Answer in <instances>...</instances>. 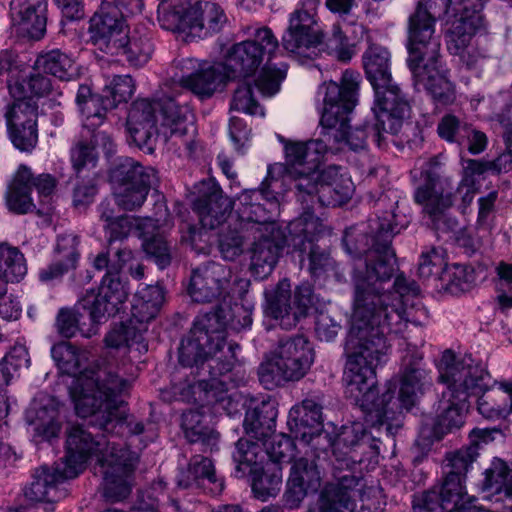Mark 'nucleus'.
I'll return each mask as SVG.
<instances>
[{
	"instance_id": "obj_1",
	"label": "nucleus",
	"mask_w": 512,
	"mask_h": 512,
	"mask_svg": "<svg viewBox=\"0 0 512 512\" xmlns=\"http://www.w3.org/2000/svg\"><path fill=\"white\" fill-rule=\"evenodd\" d=\"M382 235L364 257L365 268L354 275L353 314L344 346L348 391L356 397L365 391L368 399L373 397L369 390L375 368L386 362L390 350L386 335L403 332L408 322L399 298L383 287L395 274L397 260L391 245L394 236Z\"/></svg>"
},
{
	"instance_id": "obj_2",
	"label": "nucleus",
	"mask_w": 512,
	"mask_h": 512,
	"mask_svg": "<svg viewBox=\"0 0 512 512\" xmlns=\"http://www.w3.org/2000/svg\"><path fill=\"white\" fill-rule=\"evenodd\" d=\"M400 378L391 379L385 385V391L379 395L377 389L376 375L374 384L370 387L373 392L372 399L366 397L363 391V397L353 396L348 391V383L343 373L345 383V393L355 405L364 412V420L367 425L375 429L378 436L371 431H367L364 424L354 422L350 425L342 426L336 438L330 444H322V449L326 452L327 448L332 449L336 462L333 463L335 469H342L345 464L347 467L356 462L354 456H348L349 453L361 451L362 454H379V443L381 435L387 437L394 436L402 427L401 416L404 412L410 411L416 404L418 396L423 393V388L427 382V372L423 367V355L415 347L407 349L402 357Z\"/></svg>"
},
{
	"instance_id": "obj_3",
	"label": "nucleus",
	"mask_w": 512,
	"mask_h": 512,
	"mask_svg": "<svg viewBox=\"0 0 512 512\" xmlns=\"http://www.w3.org/2000/svg\"><path fill=\"white\" fill-rule=\"evenodd\" d=\"M125 401L108 414L105 407L98 409L89 418L87 425L100 431L94 435L81 425L71 427L66 440V456L62 463L67 468H75L77 476L82 472L87 460L96 456L95 474H100L105 483L107 498L119 501L126 498L131 488L127 478L133 473L137 463V453L111 442L108 435L138 436L145 430L144 423L121 410Z\"/></svg>"
},
{
	"instance_id": "obj_4",
	"label": "nucleus",
	"mask_w": 512,
	"mask_h": 512,
	"mask_svg": "<svg viewBox=\"0 0 512 512\" xmlns=\"http://www.w3.org/2000/svg\"><path fill=\"white\" fill-rule=\"evenodd\" d=\"M51 356L62 373L74 377L69 395L79 417L93 414L102 407L109 414L124 402L130 382L111 367L87 368V351L61 341L52 346Z\"/></svg>"
},
{
	"instance_id": "obj_5",
	"label": "nucleus",
	"mask_w": 512,
	"mask_h": 512,
	"mask_svg": "<svg viewBox=\"0 0 512 512\" xmlns=\"http://www.w3.org/2000/svg\"><path fill=\"white\" fill-rule=\"evenodd\" d=\"M360 74L353 70H345L340 83L329 81L319 86L318 100L323 103L320 132L317 139L306 143H290L285 146V154L295 161V153L309 158L313 164L320 163L323 156L337 151L338 144L344 142L345 126L349 123V115L358 101Z\"/></svg>"
},
{
	"instance_id": "obj_6",
	"label": "nucleus",
	"mask_w": 512,
	"mask_h": 512,
	"mask_svg": "<svg viewBox=\"0 0 512 512\" xmlns=\"http://www.w3.org/2000/svg\"><path fill=\"white\" fill-rule=\"evenodd\" d=\"M438 369V382L446 386L438 400L433 426L440 439L463 426L469 399L487 388V371L471 355L457 357L449 350L443 353Z\"/></svg>"
},
{
	"instance_id": "obj_7",
	"label": "nucleus",
	"mask_w": 512,
	"mask_h": 512,
	"mask_svg": "<svg viewBox=\"0 0 512 512\" xmlns=\"http://www.w3.org/2000/svg\"><path fill=\"white\" fill-rule=\"evenodd\" d=\"M238 344H230L229 356L225 359H211L208 378L197 379L193 382H181L173 387L177 400L193 402L202 407H211L216 413L233 416L240 412L241 403L228 391L245 383V371L237 364L236 350Z\"/></svg>"
},
{
	"instance_id": "obj_8",
	"label": "nucleus",
	"mask_w": 512,
	"mask_h": 512,
	"mask_svg": "<svg viewBox=\"0 0 512 512\" xmlns=\"http://www.w3.org/2000/svg\"><path fill=\"white\" fill-rule=\"evenodd\" d=\"M314 360V348L304 335L280 339L257 369L259 382L267 390L298 382L307 375Z\"/></svg>"
},
{
	"instance_id": "obj_9",
	"label": "nucleus",
	"mask_w": 512,
	"mask_h": 512,
	"mask_svg": "<svg viewBox=\"0 0 512 512\" xmlns=\"http://www.w3.org/2000/svg\"><path fill=\"white\" fill-rule=\"evenodd\" d=\"M388 193H383L375 202L376 216L367 223H361L347 228L342 237L345 252L353 258L366 257L381 241L382 234L390 232L392 236L405 229L409 220L405 215L396 212L398 200Z\"/></svg>"
},
{
	"instance_id": "obj_10",
	"label": "nucleus",
	"mask_w": 512,
	"mask_h": 512,
	"mask_svg": "<svg viewBox=\"0 0 512 512\" xmlns=\"http://www.w3.org/2000/svg\"><path fill=\"white\" fill-rule=\"evenodd\" d=\"M463 188L466 191L462 196V202L466 207L472 203L474 187L461 186L458 189V186L454 187L449 176L435 169L426 172L424 183L415 190L414 199L423 206L436 231L446 233L458 228V220L449 215L448 211L454 204L456 194Z\"/></svg>"
},
{
	"instance_id": "obj_11",
	"label": "nucleus",
	"mask_w": 512,
	"mask_h": 512,
	"mask_svg": "<svg viewBox=\"0 0 512 512\" xmlns=\"http://www.w3.org/2000/svg\"><path fill=\"white\" fill-rule=\"evenodd\" d=\"M408 67L416 89H424L437 106H447L456 99L455 88L448 79L441 61L440 42L431 41L426 47H408Z\"/></svg>"
},
{
	"instance_id": "obj_12",
	"label": "nucleus",
	"mask_w": 512,
	"mask_h": 512,
	"mask_svg": "<svg viewBox=\"0 0 512 512\" xmlns=\"http://www.w3.org/2000/svg\"><path fill=\"white\" fill-rule=\"evenodd\" d=\"M186 6L163 16V28L186 32L193 37L205 38L219 32L226 22L223 10L215 3L190 0Z\"/></svg>"
},
{
	"instance_id": "obj_13",
	"label": "nucleus",
	"mask_w": 512,
	"mask_h": 512,
	"mask_svg": "<svg viewBox=\"0 0 512 512\" xmlns=\"http://www.w3.org/2000/svg\"><path fill=\"white\" fill-rule=\"evenodd\" d=\"M295 161L286 154L287 172L293 182V188L297 201L301 204L302 214L296 220L305 222L318 220L315 210L322 208L318 198L320 197V188L322 189L323 170H319V164L309 161V158L295 153Z\"/></svg>"
},
{
	"instance_id": "obj_14",
	"label": "nucleus",
	"mask_w": 512,
	"mask_h": 512,
	"mask_svg": "<svg viewBox=\"0 0 512 512\" xmlns=\"http://www.w3.org/2000/svg\"><path fill=\"white\" fill-rule=\"evenodd\" d=\"M127 3L102 0L89 20V41L106 54L122 47V39L129 29L123 13Z\"/></svg>"
},
{
	"instance_id": "obj_15",
	"label": "nucleus",
	"mask_w": 512,
	"mask_h": 512,
	"mask_svg": "<svg viewBox=\"0 0 512 512\" xmlns=\"http://www.w3.org/2000/svg\"><path fill=\"white\" fill-rule=\"evenodd\" d=\"M283 166L269 165L267 176L262 181L260 188L244 190L238 197L241 204V217L248 222L259 225L257 231L265 230L269 225H277L273 220L272 212L260 200H266L271 206H275L280 195L283 180L280 175Z\"/></svg>"
},
{
	"instance_id": "obj_16",
	"label": "nucleus",
	"mask_w": 512,
	"mask_h": 512,
	"mask_svg": "<svg viewBox=\"0 0 512 512\" xmlns=\"http://www.w3.org/2000/svg\"><path fill=\"white\" fill-rule=\"evenodd\" d=\"M77 477L75 468H67L62 462L54 466L42 465L34 469L31 482L25 487L24 495L32 502L43 503L35 512H54V504L68 494L60 486L68 479Z\"/></svg>"
},
{
	"instance_id": "obj_17",
	"label": "nucleus",
	"mask_w": 512,
	"mask_h": 512,
	"mask_svg": "<svg viewBox=\"0 0 512 512\" xmlns=\"http://www.w3.org/2000/svg\"><path fill=\"white\" fill-rule=\"evenodd\" d=\"M102 303H104V298L100 296V293L91 292L80 299L74 307L61 308L55 321L57 332L64 338H72L77 332L86 338L96 334L95 325L115 314L95 315L96 308H103Z\"/></svg>"
},
{
	"instance_id": "obj_18",
	"label": "nucleus",
	"mask_w": 512,
	"mask_h": 512,
	"mask_svg": "<svg viewBox=\"0 0 512 512\" xmlns=\"http://www.w3.org/2000/svg\"><path fill=\"white\" fill-rule=\"evenodd\" d=\"M232 277L230 266L209 261L191 271L187 293L194 302L211 303L230 296Z\"/></svg>"
},
{
	"instance_id": "obj_19",
	"label": "nucleus",
	"mask_w": 512,
	"mask_h": 512,
	"mask_svg": "<svg viewBox=\"0 0 512 512\" xmlns=\"http://www.w3.org/2000/svg\"><path fill=\"white\" fill-rule=\"evenodd\" d=\"M182 98V94L176 98L164 96L157 99V106L162 119L161 126L170 131L169 138L175 145L184 146L187 155L192 156L196 149L195 128L190 120L192 110Z\"/></svg>"
},
{
	"instance_id": "obj_20",
	"label": "nucleus",
	"mask_w": 512,
	"mask_h": 512,
	"mask_svg": "<svg viewBox=\"0 0 512 512\" xmlns=\"http://www.w3.org/2000/svg\"><path fill=\"white\" fill-rule=\"evenodd\" d=\"M372 88L375 95L373 119L387 127L390 134H398L411 112L406 95L394 80Z\"/></svg>"
},
{
	"instance_id": "obj_21",
	"label": "nucleus",
	"mask_w": 512,
	"mask_h": 512,
	"mask_svg": "<svg viewBox=\"0 0 512 512\" xmlns=\"http://www.w3.org/2000/svg\"><path fill=\"white\" fill-rule=\"evenodd\" d=\"M319 460V455H315L313 458L302 456L292 461L283 494V503L286 508L290 510L299 508L309 494L319 490L322 480Z\"/></svg>"
},
{
	"instance_id": "obj_22",
	"label": "nucleus",
	"mask_w": 512,
	"mask_h": 512,
	"mask_svg": "<svg viewBox=\"0 0 512 512\" xmlns=\"http://www.w3.org/2000/svg\"><path fill=\"white\" fill-rule=\"evenodd\" d=\"M287 230L290 233L289 239L293 249L308 253L309 271L313 276L318 277L333 268L334 261L330 253L315 243L322 231L320 221L293 220L287 225Z\"/></svg>"
},
{
	"instance_id": "obj_23",
	"label": "nucleus",
	"mask_w": 512,
	"mask_h": 512,
	"mask_svg": "<svg viewBox=\"0 0 512 512\" xmlns=\"http://www.w3.org/2000/svg\"><path fill=\"white\" fill-rule=\"evenodd\" d=\"M157 112H159L157 99H137L128 112L126 120L128 141L146 154H152L155 151L159 133Z\"/></svg>"
},
{
	"instance_id": "obj_24",
	"label": "nucleus",
	"mask_w": 512,
	"mask_h": 512,
	"mask_svg": "<svg viewBox=\"0 0 512 512\" xmlns=\"http://www.w3.org/2000/svg\"><path fill=\"white\" fill-rule=\"evenodd\" d=\"M287 425L294 438L315 450L322 444H330V435L323 430L322 406L314 399L307 398L293 406Z\"/></svg>"
},
{
	"instance_id": "obj_25",
	"label": "nucleus",
	"mask_w": 512,
	"mask_h": 512,
	"mask_svg": "<svg viewBox=\"0 0 512 512\" xmlns=\"http://www.w3.org/2000/svg\"><path fill=\"white\" fill-rule=\"evenodd\" d=\"M290 233L278 225H269L255 237L251 247L250 270L257 279L268 277L285 247L290 244Z\"/></svg>"
},
{
	"instance_id": "obj_26",
	"label": "nucleus",
	"mask_w": 512,
	"mask_h": 512,
	"mask_svg": "<svg viewBox=\"0 0 512 512\" xmlns=\"http://www.w3.org/2000/svg\"><path fill=\"white\" fill-rule=\"evenodd\" d=\"M454 0H421L409 17L408 47H426L431 41L440 42L434 36V24L452 14Z\"/></svg>"
},
{
	"instance_id": "obj_27",
	"label": "nucleus",
	"mask_w": 512,
	"mask_h": 512,
	"mask_svg": "<svg viewBox=\"0 0 512 512\" xmlns=\"http://www.w3.org/2000/svg\"><path fill=\"white\" fill-rule=\"evenodd\" d=\"M465 478L452 473H445L442 483L433 486L414 500L423 503L433 512H452L459 510L465 504L476 502L477 498L469 496L465 491Z\"/></svg>"
},
{
	"instance_id": "obj_28",
	"label": "nucleus",
	"mask_w": 512,
	"mask_h": 512,
	"mask_svg": "<svg viewBox=\"0 0 512 512\" xmlns=\"http://www.w3.org/2000/svg\"><path fill=\"white\" fill-rule=\"evenodd\" d=\"M233 208L232 201L215 182H203L199 195L193 201V210L204 227L216 229L222 225Z\"/></svg>"
},
{
	"instance_id": "obj_29",
	"label": "nucleus",
	"mask_w": 512,
	"mask_h": 512,
	"mask_svg": "<svg viewBox=\"0 0 512 512\" xmlns=\"http://www.w3.org/2000/svg\"><path fill=\"white\" fill-rule=\"evenodd\" d=\"M10 139L13 145L30 152L37 144V106L28 102H19L5 114Z\"/></svg>"
},
{
	"instance_id": "obj_30",
	"label": "nucleus",
	"mask_w": 512,
	"mask_h": 512,
	"mask_svg": "<svg viewBox=\"0 0 512 512\" xmlns=\"http://www.w3.org/2000/svg\"><path fill=\"white\" fill-rule=\"evenodd\" d=\"M319 3L320 0H299L300 8L290 14L289 26L282 36L286 48L295 50L317 42L314 10Z\"/></svg>"
},
{
	"instance_id": "obj_31",
	"label": "nucleus",
	"mask_w": 512,
	"mask_h": 512,
	"mask_svg": "<svg viewBox=\"0 0 512 512\" xmlns=\"http://www.w3.org/2000/svg\"><path fill=\"white\" fill-rule=\"evenodd\" d=\"M229 345L227 346V348ZM228 350L222 353L216 350L214 346L206 343L204 339L199 337L195 332L191 331L182 339L178 349V361L184 367L194 368L193 374L198 379L208 378L209 363L211 359L229 356Z\"/></svg>"
},
{
	"instance_id": "obj_32",
	"label": "nucleus",
	"mask_w": 512,
	"mask_h": 512,
	"mask_svg": "<svg viewBox=\"0 0 512 512\" xmlns=\"http://www.w3.org/2000/svg\"><path fill=\"white\" fill-rule=\"evenodd\" d=\"M117 260L112 261L110 274L102 277L98 292L104 298L103 308H96L95 315L104 313H117L120 305L125 301L126 292L118 277L124 265L133 258L132 251L128 248H119L116 252Z\"/></svg>"
},
{
	"instance_id": "obj_33",
	"label": "nucleus",
	"mask_w": 512,
	"mask_h": 512,
	"mask_svg": "<svg viewBox=\"0 0 512 512\" xmlns=\"http://www.w3.org/2000/svg\"><path fill=\"white\" fill-rule=\"evenodd\" d=\"M58 416L59 412L52 403L34 401L30 404L25 412V422L27 431L36 443L58 437L61 429Z\"/></svg>"
},
{
	"instance_id": "obj_34",
	"label": "nucleus",
	"mask_w": 512,
	"mask_h": 512,
	"mask_svg": "<svg viewBox=\"0 0 512 512\" xmlns=\"http://www.w3.org/2000/svg\"><path fill=\"white\" fill-rule=\"evenodd\" d=\"M161 217H146L138 221L137 229L143 239L142 248L147 258L161 270L167 268L172 261L171 246L162 234L155 233L159 228Z\"/></svg>"
},
{
	"instance_id": "obj_35",
	"label": "nucleus",
	"mask_w": 512,
	"mask_h": 512,
	"mask_svg": "<svg viewBox=\"0 0 512 512\" xmlns=\"http://www.w3.org/2000/svg\"><path fill=\"white\" fill-rule=\"evenodd\" d=\"M255 44L247 40L234 44L227 52L222 65L230 80L253 75L263 62Z\"/></svg>"
},
{
	"instance_id": "obj_36",
	"label": "nucleus",
	"mask_w": 512,
	"mask_h": 512,
	"mask_svg": "<svg viewBox=\"0 0 512 512\" xmlns=\"http://www.w3.org/2000/svg\"><path fill=\"white\" fill-rule=\"evenodd\" d=\"M212 485V493H220L224 488V482L218 479L212 460L203 455L191 457L188 467L177 475V487L181 489L200 488L205 483Z\"/></svg>"
},
{
	"instance_id": "obj_37",
	"label": "nucleus",
	"mask_w": 512,
	"mask_h": 512,
	"mask_svg": "<svg viewBox=\"0 0 512 512\" xmlns=\"http://www.w3.org/2000/svg\"><path fill=\"white\" fill-rule=\"evenodd\" d=\"M227 325L228 314L226 310L221 306H216L209 312L199 314L190 330L204 339L206 343L214 346L216 350L225 353L223 349L228 346L226 343Z\"/></svg>"
},
{
	"instance_id": "obj_38",
	"label": "nucleus",
	"mask_w": 512,
	"mask_h": 512,
	"mask_svg": "<svg viewBox=\"0 0 512 512\" xmlns=\"http://www.w3.org/2000/svg\"><path fill=\"white\" fill-rule=\"evenodd\" d=\"M230 80L221 62H216L207 67H201L197 71L182 76L180 85L191 91L200 99L211 97L215 91Z\"/></svg>"
},
{
	"instance_id": "obj_39",
	"label": "nucleus",
	"mask_w": 512,
	"mask_h": 512,
	"mask_svg": "<svg viewBox=\"0 0 512 512\" xmlns=\"http://www.w3.org/2000/svg\"><path fill=\"white\" fill-rule=\"evenodd\" d=\"M112 187L131 185H156L157 172L152 167L143 166L130 157H119L109 173Z\"/></svg>"
},
{
	"instance_id": "obj_40",
	"label": "nucleus",
	"mask_w": 512,
	"mask_h": 512,
	"mask_svg": "<svg viewBox=\"0 0 512 512\" xmlns=\"http://www.w3.org/2000/svg\"><path fill=\"white\" fill-rule=\"evenodd\" d=\"M12 15L19 17V25L30 38L41 39L46 32V0H11Z\"/></svg>"
},
{
	"instance_id": "obj_41",
	"label": "nucleus",
	"mask_w": 512,
	"mask_h": 512,
	"mask_svg": "<svg viewBox=\"0 0 512 512\" xmlns=\"http://www.w3.org/2000/svg\"><path fill=\"white\" fill-rule=\"evenodd\" d=\"M154 51L151 35L146 27L137 26L132 32L128 30L122 39V47L110 52L109 55L125 57L126 61L135 67L145 65Z\"/></svg>"
},
{
	"instance_id": "obj_42",
	"label": "nucleus",
	"mask_w": 512,
	"mask_h": 512,
	"mask_svg": "<svg viewBox=\"0 0 512 512\" xmlns=\"http://www.w3.org/2000/svg\"><path fill=\"white\" fill-rule=\"evenodd\" d=\"M278 410L276 402L263 400L246 411L243 427L247 435L256 440H264L275 430Z\"/></svg>"
},
{
	"instance_id": "obj_43",
	"label": "nucleus",
	"mask_w": 512,
	"mask_h": 512,
	"mask_svg": "<svg viewBox=\"0 0 512 512\" xmlns=\"http://www.w3.org/2000/svg\"><path fill=\"white\" fill-rule=\"evenodd\" d=\"M322 189L318 200L322 207H337L345 204L352 196L353 183L339 173L337 166H329L323 170Z\"/></svg>"
},
{
	"instance_id": "obj_44",
	"label": "nucleus",
	"mask_w": 512,
	"mask_h": 512,
	"mask_svg": "<svg viewBox=\"0 0 512 512\" xmlns=\"http://www.w3.org/2000/svg\"><path fill=\"white\" fill-rule=\"evenodd\" d=\"M266 301V314L278 320L283 329L290 330L297 325L288 280L280 281L273 291L266 293Z\"/></svg>"
},
{
	"instance_id": "obj_45",
	"label": "nucleus",
	"mask_w": 512,
	"mask_h": 512,
	"mask_svg": "<svg viewBox=\"0 0 512 512\" xmlns=\"http://www.w3.org/2000/svg\"><path fill=\"white\" fill-rule=\"evenodd\" d=\"M206 416L198 410H189L182 415V429L185 437L192 444L201 446L203 452L217 449L219 433L210 428Z\"/></svg>"
},
{
	"instance_id": "obj_46",
	"label": "nucleus",
	"mask_w": 512,
	"mask_h": 512,
	"mask_svg": "<svg viewBox=\"0 0 512 512\" xmlns=\"http://www.w3.org/2000/svg\"><path fill=\"white\" fill-rule=\"evenodd\" d=\"M245 438L235 443L232 459L235 463V476L243 478L259 472L263 467L266 453L262 444Z\"/></svg>"
},
{
	"instance_id": "obj_47",
	"label": "nucleus",
	"mask_w": 512,
	"mask_h": 512,
	"mask_svg": "<svg viewBox=\"0 0 512 512\" xmlns=\"http://www.w3.org/2000/svg\"><path fill=\"white\" fill-rule=\"evenodd\" d=\"M366 79L372 87L393 80L391 72V54L383 46L371 44L362 55Z\"/></svg>"
},
{
	"instance_id": "obj_48",
	"label": "nucleus",
	"mask_w": 512,
	"mask_h": 512,
	"mask_svg": "<svg viewBox=\"0 0 512 512\" xmlns=\"http://www.w3.org/2000/svg\"><path fill=\"white\" fill-rule=\"evenodd\" d=\"M387 127H384L379 121L366 119L363 123L351 128L348 123L345 126L344 143L353 151L363 150L367 146L368 139H371L379 148L386 146Z\"/></svg>"
},
{
	"instance_id": "obj_49",
	"label": "nucleus",
	"mask_w": 512,
	"mask_h": 512,
	"mask_svg": "<svg viewBox=\"0 0 512 512\" xmlns=\"http://www.w3.org/2000/svg\"><path fill=\"white\" fill-rule=\"evenodd\" d=\"M347 471L344 474L335 475L338 482L325 488L322 492L321 498L327 499L336 503H340V506H344L347 510H353L355 508V497L360 494L362 488V478L355 476L350 471V466L343 465Z\"/></svg>"
},
{
	"instance_id": "obj_50",
	"label": "nucleus",
	"mask_w": 512,
	"mask_h": 512,
	"mask_svg": "<svg viewBox=\"0 0 512 512\" xmlns=\"http://www.w3.org/2000/svg\"><path fill=\"white\" fill-rule=\"evenodd\" d=\"M490 376L487 372V388L475 397L477 399V409L486 419L496 420L504 419L512 412V396L501 387L499 391H489Z\"/></svg>"
},
{
	"instance_id": "obj_51",
	"label": "nucleus",
	"mask_w": 512,
	"mask_h": 512,
	"mask_svg": "<svg viewBox=\"0 0 512 512\" xmlns=\"http://www.w3.org/2000/svg\"><path fill=\"white\" fill-rule=\"evenodd\" d=\"M32 172L26 165H20L7 194L9 209L17 214H26L34 206L31 199Z\"/></svg>"
},
{
	"instance_id": "obj_52",
	"label": "nucleus",
	"mask_w": 512,
	"mask_h": 512,
	"mask_svg": "<svg viewBox=\"0 0 512 512\" xmlns=\"http://www.w3.org/2000/svg\"><path fill=\"white\" fill-rule=\"evenodd\" d=\"M251 488L254 496L262 501L276 497L282 486V468L276 463H267L259 472L252 473Z\"/></svg>"
},
{
	"instance_id": "obj_53",
	"label": "nucleus",
	"mask_w": 512,
	"mask_h": 512,
	"mask_svg": "<svg viewBox=\"0 0 512 512\" xmlns=\"http://www.w3.org/2000/svg\"><path fill=\"white\" fill-rule=\"evenodd\" d=\"M315 34L317 36V42L311 45H306L303 47H299L295 50H290L286 48L283 44V48L291 53H296L299 55L305 54L311 48H317L319 46H323L329 53H335L337 57L342 61H348L351 59V52L347 48V38L344 35L340 25L334 24L331 29V34L327 38L322 33L320 28L315 21Z\"/></svg>"
},
{
	"instance_id": "obj_54",
	"label": "nucleus",
	"mask_w": 512,
	"mask_h": 512,
	"mask_svg": "<svg viewBox=\"0 0 512 512\" xmlns=\"http://www.w3.org/2000/svg\"><path fill=\"white\" fill-rule=\"evenodd\" d=\"M445 289L452 295L469 292L477 281L476 271L470 264L454 263L446 266L440 274Z\"/></svg>"
},
{
	"instance_id": "obj_55",
	"label": "nucleus",
	"mask_w": 512,
	"mask_h": 512,
	"mask_svg": "<svg viewBox=\"0 0 512 512\" xmlns=\"http://www.w3.org/2000/svg\"><path fill=\"white\" fill-rule=\"evenodd\" d=\"M27 273L24 255L17 247L0 244V279L2 283L19 282Z\"/></svg>"
},
{
	"instance_id": "obj_56",
	"label": "nucleus",
	"mask_w": 512,
	"mask_h": 512,
	"mask_svg": "<svg viewBox=\"0 0 512 512\" xmlns=\"http://www.w3.org/2000/svg\"><path fill=\"white\" fill-rule=\"evenodd\" d=\"M35 64L37 68L42 69L45 73L63 81L71 80L76 74L72 58L58 49L40 55Z\"/></svg>"
},
{
	"instance_id": "obj_57",
	"label": "nucleus",
	"mask_w": 512,
	"mask_h": 512,
	"mask_svg": "<svg viewBox=\"0 0 512 512\" xmlns=\"http://www.w3.org/2000/svg\"><path fill=\"white\" fill-rule=\"evenodd\" d=\"M164 483L159 481L154 483L150 488L142 490L138 493L137 498L132 506L135 512H188L187 507L180 505L175 498H170L168 503L159 510L158 492L163 490Z\"/></svg>"
},
{
	"instance_id": "obj_58",
	"label": "nucleus",
	"mask_w": 512,
	"mask_h": 512,
	"mask_svg": "<svg viewBox=\"0 0 512 512\" xmlns=\"http://www.w3.org/2000/svg\"><path fill=\"white\" fill-rule=\"evenodd\" d=\"M70 161L77 177L85 170L94 169L98 162V154L93 140L84 135L75 139L70 148Z\"/></svg>"
},
{
	"instance_id": "obj_59",
	"label": "nucleus",
	"mask_w": 512,
	"mask_h": 512,
	"mask_svg": "<svg viewBox=\"0 0 512 512\" xmlns=\"http://www.w3.org/2000/svg\"><path fill=\"white\" fill-rule=\"evenodd\" d=\"M143 328L137 327L129 319L115 325L105 336L104 341L107 347L118 349L133 344L141 345L147 350V345L143 343Z\"/></svg>"
},
{
	"instance_id": "obj_60",
	"label": "nucleus",
	"mask_w": 512,
	"mask_h": 512,
	"mask_svg": "<svg viewBox=\"0 0 512 512\" xmlns=\"http://www.w3.org/2000/svg\"><path fill=\"white\" fill-rule=\"evenodd\" d=\"M479 29V22L477 19L471 24L463 21H454L448 34V49L451 53L459 55L460 58H464L466 55L465 49L468 48L472 36Z\"/></svg>"
},
{
	"instance_id": "obj_61",
	"label": "nucleus",
	"mask_w": 512,
	"mask_h": 512,
	"mask_svg": "<svg viewBox=\"0 0 512 512\" xmlns=\"http://www.w3.org/2000/svg\"><path fill=\"white\" fill-rule=\"evenodd\" d=\"M135 85L130 75H115L105 85L104 95L107 97L106 106L116 108L118 104L127 102L133 95Z\"/></svg>"
},
{
	"instance_id": "obj_62",
	"label": "nucleus",
	"mask_w": 512,
	"mask_h": 512,
	"mask_svg": "<svg viewBox=\"0 0 512 512\" xmlns=\"http://www.w3.org/2000/svg\"><path fill=\"white\" fill-rule=\"evenodd\" d=\"M155 185H129L113 188L116 204L123 210L132 211L143 205L152 187Z\"/></svg>"
},
{
	"instance_id": "obj_63",
	"label": "nucleus",
	"mask_w": 512,
	"mask_h": 512,
	"mask_svg": "<svg viewBox=\"0 0 512 512\" xmlns=\"http://www.w3.org/2000/svg\"><path fill=\"white\" fill-rule=\"evenodd\" d=\"M106 100L107 97L102 92L79 108L83 117V128L88 131H94L103 124L107 111L113 109V107L106 106Z\"/></svg>"
},
{
	"instance_id": "obj_64",
	"label": "nucleus",
	"mask_w": 512,
	"mask_h": 512,
	"mask_svg": "<svg viewBox=\"0 0 512 512\" xmlns=\"http://www.w3.org/2000/svg\"><path fill=\"white\" fill-rule=\"evenodd\" d=\"M470 124L462 121L454 114H445L437 125L439 137L449 143H456L459 146L465 144V136Z\"/></svg>"
}]
</instances>
